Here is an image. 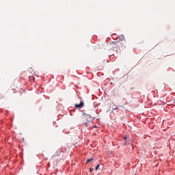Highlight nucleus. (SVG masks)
<instances>
[{
	"label": "nucleus",
	"instance_id": "obj_1",
	"mask_svg": "<svg viewBox=\"0 0 175 175\" xmlns=\"http://www.w3.org/2000/svg\"><path fill=\"white\" fill-rule=\"evenodd\" d=\"M83 107H84V101L83 100H81L79 104H76L75 105V109H81Z\"/></svg>",
	"mask_w": 175,
	"mask_h": 175
},
{
	"label": "nucleus",
	"instance_id": "obj_2",
	"mask_svg": "<svg viewBox=\"0 0 175 175\" xmlns=\"http://www.w3.org/2000/svg\"><path fill=\"white\" fill-rule=\"evenodd\" d=\"M113 44V49H120V41H115L112 42Z\"/></svg>",
	"mask_w": 175,
	"mask_h": 175
},
{
	"label": "nucleus",
	"instance_id": "obj_3",
	"mask_svg": "<svg viewBox=\"0 0 175 175\" xmlns=\"http://www.w3.org/2000/svg\"><path fill=\"white\" fill-rule=\"evenodd\" d=\"M118 39H119V40L122 42V40H125V36L122 34H120L118 36Z\"/></svg>",
	"mask_w": 175,
	"mask_h": 175
},
{
	"label": "nucleus",
	"instance_id": "obj_4",
	"mask_svg": "<svg viewBox=\"0 0 175 175\" xmlns=\"http://www.w3.org/2000/svg\"><path fill=\"white\" fill-rule=\"evenodd\" d=\"M123 139L125 140V142L124 143V146H126V143H129V141L126 140L128 139V137H126V136L123 137Z\"/></svg>",
	"mask_w": 175,
	"mask_h": 175
},
{
	"label": "nucleus",
	"instance_id": "obj_5",
	"mask_svg": "<svg viewBox=\"0 0 175 175\" xmlns=\"http://www.w3.org/2000/svg\"><path fill=\"white\" fill-rule=\"evenodd\" d=\"M90 124H91V120L85 123V127L88 128V126H90Z\"/></svg>",
	"mask_w": 175,
	"mask_h": 175
},
{
	"label": "nucleus",
	"instance_id": "obj_6",
	"mask_svg": "<svg viewBox=\"0 0 175 175\" xmlns=\"http://www.w3.org/2000/svg\"><path fill=\"white\" fill-rule=\"evenodd\" d=\"M92 161H94V158L88 159L86 163H90V162H91Z\"/></svg>",
	"mask_w": 175,
	"mask_h": 175
},
{
	"label": "nucleus",
	"instance_id": "obj_7",
	"mask_svg": "<svg viewBox=\"0 0 175 175\" xmlns=\"http://www.w3.org/2000/svg\"><path fill=\"white\" fill-rule=\"evenodd\" d=\"M98 169H99V164L96 165V170H97Z\"/></svg>",
	"mask_w": 175,
	"mask_h": 175
},
{
	"label": "nucleus",
	"instance_id": "obj_8",
	"mask_svg": "<svg viewBox=\"0 0 175 175\" xmlns=\"http://www.w3.org/2000/svg\"><path fill=\"white\" fill-rule=\"evenodd\" d=\"M12 92H13V94H16V90H12Z\"/></svg>",
	"mask_w": 175,
	"mask_h": 175
},
{
	"label": "nucleus",
	"instance_id": "obj_9",
	"mask_svg": "<svg viewBox=\"0 0 175 175\" xmlns=\"http://www.w3.org/2000/svg\"><path fill=\"white\" fill-rule=\"evenodd\" d=\"M93 128H98V126H93Z\"/></svg>",
	"mask_w": 175,
	"mask_h": 175
},
{
	"label": "nucleus",
	"instance_id": "obj_10",
	"mask_svg": "<svg viewBox=\"0 0 175 175\" xmlns=\"http://www.w3.org/2000/svg\"><path fill=\"white\" fill-rule=\"evenodd\" d=\"M89 118H90V121H91V118L89 117Z\"/></svg>",
	"mask_w": 175,
	"mask_h": 175
}]
</instances>
